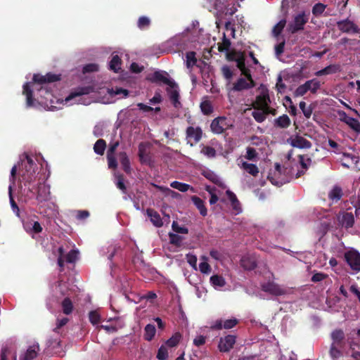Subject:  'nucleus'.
<instances>
[{
    "label": "nucleus",
    "mask_w": 360,
    "mask_h": 360,
    "mask_svg": "<svg viewBox=\"0 0 360 360\" xmlns=\"http://www.w3.org/2000/svg\"><path fill=\"white\" fill-rule=\"evenodd\" d=\"M338 30L344 33H359L360 30L358 26L348 18L337 22Z\"/></svg>",
    "instance_id": "obj_7"
},
{
    "label": "nucleus",
    "mask_w": 360,
    "mask_h": 360,
    "mask_svg": "<svg viewBox=\"0 0 360 360\" xmlns=\"http://www.w3.org/2000/svg\"><path fill=\"white\" fill-rule=\"evenodd\" d=\"M290 144L294 148H310L311 147V143L304 137L297 135L295 138H290L288 139Z\"/></svg>",
    "instance_id": "obj_17"
},
{
    "label": "nucleus",
    "mask_w": 360,
    "mask_h": 360,
    "mask_svg": "<svg viewBox=\"0 0 360 360\" xmlns=\"http://www.w3.org/2000/svg\"><path fill=\"white\" fill-rule=\"evenodd\" d=\"M107 160L110 169H115L117 167V161L115 155L107 154Z\"/></svg>",
    "instance_id": "obj_58"
},
{
    "label": "nucleus",
    "mask_w": 360,
    "mask_h": 360,
    "mask_svg": "<svg viewBox=\"0 0 360 360\" xmlns=\"http://www.w3.org/2000/svg\"><path fill=\"white\" fill-rule=\"evenodd\" d=\"M290 119L285 114L279 116L278 118L275 119L274 122V127L281 129H286L290 125Z\"/></svg>",
    "instance_id": "obj_28"
},
{
    "label": "nucleus",
    "mask_w": 360,
    "mask_h": 360,
    "mask_svg": "<svg viewBox=\"0 0 360 360\" xmlns=\"http://www.w3.org/2000/svg\"><path fill=\"white\" fill-rule=\"evenodd\" d=\"M200 109H201L202 112H203V114H205V115H209L213 110L212 106L210 102L208 101H202L200 103Z\"/></svg>",
    "instance_id": "obj_55"
},
{
    "label": "nucleus",
    "mask_w": 360,
    "mask_h": 360,
    "mask_svg": "<svg viewBox=\"0 0 360 360\" xmlns=\"http://www.w3.org/2000/svg\"><path fill=\"white\" fill-rule=\"evenodd\" d=\"M255 86V83L248 82L245 78H239L236 82L234 83L232 90L240 91L245 89H249Z\"/></svg>",
    "instance_id": "obj_26"
},
{
    "label": "nucleus",
    "mask_w": 360,
    "mask_h": 360,
    "mask_svg": "<svg viewBox=\"0 0 360 360\" xmlns=\"http://www.w3.org/2000/svg\"><path fill=\"white\" fill-rule=\"evenodd\" d=\"M61 306H62L63 312L65 314L69 315L72 312L73 304H72L71 300L69 297H65L63 300V302L61 303Z\"/></svg>",
    "instance_id": "obj_40"
},
{
    "label": "nucleus",
    "mask_w": 360,
    "mask_h": 360,
    "mask_svg": "<svg viewBox=\"0 0 360 360\" xmlns=\"http://www.w3.org/2000/svg\"><path fill=\"white\" fill-rule=\"evenodd\" d=\"M209 324L210 326L208 328L211 331H219L225 328V321H224L222 319H218L217 320L212 321L209 323Z\"/></svg>",
    "instance_id": "obj_36"
},
{
    "label": "nucleus",
    "mask_w": 360,
    "mask_h": 360,
    "mask_svg": "<svg viewBox=\"0 0 360 360\" xmlns=\"http://www.w3.org/2000/svg\"><path fill=\"white\" fill-rule=\"evenodd\" d=\"M210 283L214 288H221L225 285L224 279L218 275H214L210 277Z\"/></svg>",
    "instance_id": "obj_44"
},
{
    "label": "nucleus",
    "mask_w": 360,
    "mask_h": 360,
    "mask_svg": "<svg viewBox=\"0 0 360 360\" xmlns=\"http://www.w3.org/2000/svg\"><path fill=\"white\" fill-rule=\"evenodd\" d=\"M165 75H167L166 72L162 73L160 71H155L153 73V78L150 80L152 82H161L170 87H175L176 86V82L167 78Z\"/></svg>",
    "instance_id": "obj_18"
},
{
    "label": "nucleus",
    "mask_w": 360,
    "mask_h": 360,
    "mask_svg": "<svg viewBox=\"0 0 360 360\" xmlns=\"http://www.w3.org/2000/svg\"><path fill=\"white\" fill-rule=\"evenodd\" d=\"M156 333V329L154 325L148 323L144 328V339L147 341H151Z\"/></svg>",
    "instance_id": "obj_35"
},
{
    "label": "nucleus",
    "mask_w": 360,
    "mask_h": 360,
    "mask_svg": "<svg viewBox=\"0 0 360 360\" xmlns=\"http://www.w3.org/2000/svg\"><path fill=\"white\" fill-rule=\"evenodd\" d=\"M261 288L264 292L274 296H281L287 294V290L285 288L272 281H268L262 284Z\"/></svg>",
    "instance_id": "obj_5"
},
{
    "label": "nucleus",
    "mask_w": 360,
    "mask_h": 360,
    "mask_svg": "<svg viewBox=\"0 0 360 360\" xmlns=\"http://www.w3.org/2000/svg\"><path fill=\"white\" fill-rule=\"evenodd\" d=\"M342 348L330 345L329 354L333 360H338L342 356L343 353L340 350Z\"/></svg>",
    "instance_id": "obj_43"
},
{
    "label": "nucleus",
    "mask_w": 360,
    "mask_h": 360,
    "mask_svg": "<svg viewBox=\"0 0 360 360\" xmlns=\"http://www.w3.org/2000/svg\"><path fill=\"white\" fill-rule=\"evenodd\" d=\"M23 94L26 96V103L27 107H31L34 104V98L32 95V90L30 86L29 83H25L23 85Z\"/></svg>",
    "instance_id": "obj_32"
},
{
    "label": "nucleus",
    "mask_w": 360,
    "mask_h": 360,
    "mask_svg": "<svg viewBox=\"0 0 360 360\" xmlns=\"http://www.w3.org/2000/svg\"><path fill=\"white\" fill-rule=\"evenodd\" d=\"M106 148V142L103 139H98L96 141L94 146V152L100 155H103L104 154L105 150Z\"/></svg>",
    "instance_id": "obj_39"
},
{
    "label": "nucleus",
    "mask_w": 360,
    "mask_h": 360,
    "mask_svg": "<svg viewBox=\"0 0 360 360\" xmlns=\"http://www.w3.org/2000/svg\"><path fill=\"white\" fill-rule=\"evenodd\" d=\"M282 167L279 163H276L275 165V171L274 174L269 173L268 175V179L271 182L272 184L276 186H281L285 184L286 181L283 180L276 179L275 176H278L281 174L282 172Z\"/></svg>",
    "instance_id": "obj_23"
},
{
    "label": "nucleus",
    "mask_w": 360,
    "mask_h": 360,
    "mask_svg": "<svg viewBox=\"0 0 360 360\" xmlns=\"http://www.w3.org/2000/svg\"><path fill=\"white\" fill-rule=\"evenodd\" d=\"M122 60L118 55H113L109 63L110 70L114 72H118L121 70Z\"/></svg>",
    "instance_id": "obj_34"
},
{
    "label": "nucleus",
    "mask_w": 360,
    "mask_h": 360,
    "mask_svg": "<svg viewBox=\"0 0 360 360\" xmlns=\"http://www.w3.org/2000/svg\"><path fill=\"white\" fill-rule=\"evenodd\" d=\"M338 115L340 116V120L342 122L346 123L354 131L358 132L360 131V122L356 119L349 117L345 111L342 110L338 111Z\"/></svg>",
    "instance_id": "obj_15"
},
{
    "label": "nucleus",
    "mask_w": 360,
    "mask_h": 360,
    "mask_svg": "<svg viewBox=\"0 0 360 360\" xmlns=\"http://www.w3.org/2000/svg\"><path fill=\"white\" fill-rule=\"evenodd\" d=\"M78 251L75 250H70L66 255H65V262L68 263H73L76 261L77 257Z\"/></svg>",
    "instance_id": "obj_61"
},
{
    "label": "nucleus",
    "mask_w": 360,
    "mask_h": 360,
    "mask_svg": "<svg viewBox=\"0 0 360 360\" xmlns=\"http://www.w3.org/2000/svg\"><path fill=\"white\" fill-rule=\"evenodd\" d=\"M237 68L241 71L242 75H243L246 77L248 82H250L252 84L253 82H255L252 77L250 70L245 67V61L239 62V65L237 66Z\"/></svg>",
    "instance_id": "obj_41"
},
{
    "label": "nucleus",
    "mask_w": 360,
    "mask_h": 360,
    "mask_svg": "<svg viewBox=\"0 0 360 360\" xmlns=\"http://www.w3.org/2000/svg\"><path fill=\"white\" fill-rule=\"evenodd\" d=\"M186 139H188V142H190L191 140L193 141V143H191V146H193V143H198L202 135V131L200 127H188L186 129Z\"/></svg>",
    "instance_id": "obj_13"
},
{
    "label": "nucleus",
    "mask_w": 360,
    "mask_h": 360,
    "mask_svg": "<svg viewBox=\"0 0 360 360\" xmlns=\"http://www.w3.org/2000/svg\"><path fill=\"white\" fill-rule=\"evenodd\" d=\"M343 192L339 186H335L328 193V198L333 202H338L342 197Z\"/></svg>",
    "instance_id": "obj_31"
},
{
    "label": "nucleus",
    "mask_w": 360,
    "mask_h": 360,
    "mask_svg": "<svg viewBox=\"0 0 360 360\" xmlns=\"http://www.w3.org/2000/svg\"><path fill=\"white\" fill-rule=\"evenodd\" d=\"M192 201L195 207L199 210L200 213L202 216L207 215V209L204 205V201L198 196H193Z\"/></svg>",
    "instance_id": "obj_37"
},
{
    "label": "nucleus",
    "mask_w": 360,
    "mask_h": 360,
    "mask_svg": "<svg viewBox=\"0 0 360 360\" xmlns=\"http://www.w3.org/2000/svg\"><path fill=\"white\" fill-rule=\"evenodd\" d=\"M98 71V65L95 63H89L83 67V72H94Z\"/></svg>",
    "instance_id": "obj_64"
},
{
    "label": "nucleus",
    "mask_w": 360,
    "mask_h": 360,
    "mask_svg": "<svg viewBox=\"0 0 360 360\" xmlns=\"http://www.w3.org/2000/svg\"><path fill=\"white\" fill-rule=\"evenodd\" d=\"M270 103L271 101L268 94H260L256 97L255 102L252 103V107L255 110H264Z\"/></svg>",
    "instance_id": "obj_16"
},
{
    "label": "nucleus",
    "mask_w": 360,
    "mask_h": 360,
    "mask_svg": "<svg viewBox=\"0 0 360 360\" xmlns=\"http://www.w3.org/2000/svg\"><path fill=\"white\" fill-rule=\"evenodd\" d=\"M286 25L285 19L281 20L276 25H275L272 30V33L274 37L279 36Z\"/></svg>",
    "instance_id": "obj_45"
},
{
    "label": "nucleus",
    "mask_w": 360,
    "mask_h": 360,
    "mask_svg": "<svg viewBox=\"0 0 360 360\" xmlns=\"http://www.w3.org/2000/svg\"><path fill=\"white\" fill-rule=\"evenodd\" d=\"M309 13H307L305 11H301L296 14L288 25V32L294 34L304 30L305 25L309 21Z\"/></svg>",
    "instance_id": "obj_2"
},
{
    "label": "nucleus",
    "mask_w": 360,
    "mask_h": 360,
    "mask_svg": "<svg viewBox=\"0 0 360 360\" xmlns=\"http://www.w3.org/2000/svg\"><path fill=\"white\" fill-rule=\"evenodd\" d=\"M240 265L245 270H253L257 266V259L253 255H247L240 259Z\"/></svg>",
    "instance_id": "obj_19"
},
{
    "label": "nucleus",
    "mask_w": 360,
    "mask_h": 360,
    "mask_svg": "<svg viewBox=\"0 0 360 360\" xmlns=\"http://www.w3.org/2000/svg\"><path fill=\"white\" fill-rule=\"evenodd\" d=\"M252 116L254 117L256 122L258 123L263 122L266 118V112L264 110H255L252 112Z\"/></svg>",
    "instance_id": "obj_46"
},
{
    "label": "nucleus",
    "mask_w": 360,
    "mask_h": 360,
    "mask_svg": "<svg viewBox=\"0 0 360 360\" xmlns=\"http://www.w3.org/2000/svg\"><path fill=\"white\" fill-rule=\"evenodd\" d=\"M118 158L124 172L127 174H130L131 172V168L130 165V161L127 153L120 152L118 153Z\"/></svg>",
    "instance_id": "obj_27"
},
{
    "label": "nucleus",
    "mask_w": 360,
    "mask_h": 360,
    "mask_svg": "<svg viewBox=\"0 0 360 360\" xmlns=\"http://www.w3.org/2000/svg\"><path fill=\"white\" fill-rule=\"evenodd\" d=\"M282 167L279 163H276L275 165V171L274 174L269 173L268 175V179L271 182L272 184L276 186H281L285 184L286 181L283 180L276 179L275 176H278L281 174L282 172Z\"/></svg>",
    "instance_id": "obj_22"
},
{
    "label": "nucleus",
    "mask_w": 360,
    "mask_h": 360,
    "mask_svg": "<svg viewBox=\"0 0 360 360\" xmlns=\"http://www.w3.org/2000/svg\"><path fill=\"white\" fill-rule=\"evenodd\" d=\"M332 345L344 348L346 345L345 333L342 329H335L331 334Z\"/></svg>",
    "instance_id": "obj_12"
},
{
    "label": "nucleus",
    "mask_w": 360,
    "mask_h": 360,
    "mask_svg": "<svg viewBox=\"0 0 360 360\" xmlns=\"http://www.w3.org/2000/svg\"><path fill=\"white\" fill-rule=\"evenodd\" d=\"M225 117L221 116L214 119L211 123V130L214 134H221L224 131Z\"/></svg>",
    "instance_id": "obj_21"
},
{
    "label": "nucleus",
    "mask_w": 360,
    "mask_h": 360,
    "mask_svg": "<svg viewBox=\"0 0 360 360\" xmlns=\"http://www.w3.org/2000/svg\"><path fill=\"white\" fill-rule=\"evenodd\" d=\"M17 169H18L17 166L14 165L11 170V176L9 178L10 185L8 187V193H9V200H10L11 208H12L13 212L15 213V214L19 217L20 216V210H19V207H18L17 203L14 200V198L12 195L13 186L15 185V183Z\"/></svg>",
    "instance_id": "obj_4"
},
{
    "label": "nucleus",
    "mask_w": 360,
    "mask_h": 360,
    "mask_svg": "<svg viewBox=\"0 0 360 360\" xmlns=\"http://www.w3.org/2000/svg\"><path fill=\"white\" fill-rule=\"evenodd\" d=\"M89 319L91 323L96 325L101 321V315L97 310L91 311L89 313Z\"/></svg>",
    "instance_id": "obj_53"
},
{
    "label": "nucleus",
    "mask_w": 360,
    "mask_h": 360,
    "mask_svg": "<svg viewBox=\"0 0 360 360\" xmlns=\"http://www.w3.org/2000/svg\"><path fill=\"white\" fill-rule=\"evenodd\" d=\"M60 79V75L53 74L51 72L47 73L46 75L39 74H34L33 76V81L38 84H46L59 81Z\"/></svg>",
    "instance_id": "obj_14"
},
{
    "label": "nucleus",
    "mask_w": 360,
    "mask_h": 360,
    "mask_svg": "<svg viewBox=\"0 0 360 360\" xmlns=\"http://www.w3.org/2000/svg\"><path fill=\"white\" fill-rule=\"evenodd\" d=\"M186 66L187 68H192L197 65V58H195V52L189 51L186 53Z\"/></svg>",
    "instance_id": "obj_47"
},
{
    "label": "nucleus",
    "mask_w": 360,
    "mask_h": 360,
    "mask_svg": "<svg viewBox=\"0 0 360 360\" xmlns=\"http://www.w3.org/2000/svg\"><path fill=\"white\" fill-rule=\"evenodd\" d=\"M147 155L146 145L143 143H141L139 145V157L141 162L146 160L145 157Z\"/></svg>",
    "instance_id": "obj_63"
},
{
    "label": "nucleus",
    "mask_w": 360,
    "mask_h": 360,
    "mask_svg": "<svg viewBox=\"0 0 360 360\" xmlns=\"http://www.w3.org/2000/svg\"><path fill=\"white\" fill-rule=\"evenodd\" d=\"M299 106L306 118H309L311 116L313 109L311 105L307 107L306 103L301 101Z\"/></svg>",
    "instance_id": "obj_51"
},
{
    "label": "nucleus",
    "mask_w": 360,
    "mask_h": 360,
    "mask_svg": "<svg viewBox=\"0 0 360 360\" xmlns=\"http://www.w3.org/2000/svg\"><path fill=\"white\" fill-rule=\"evenodd\" d=\"M147 215L150 217V221L156 227H162L163 222L158 212L151 208L146 210Z\"/></svg>",
    "instance_id": "obj_25"
},
{
    "label": "nucleus",
    "mask_w": 360,
    "mask_h": 360,
    "mask_svg": "<svg viewBox=\"0 0 360 360\" xmlns=\"http://www.w3.org/2000/svg\"><path fill=\"white\" fill-rule=\"evenodd\" d=\"M307 86L305 82L300 85L295 91L294 96L296 97L303 96L307 92Z\"/></svg>",
    "instance_id": "obj_60"
},
{
    "label": "nucleus",
    "mask_w": 360,
    "mask_h": 360,
    "mask_svg": "<svg viewBox=\"0 0 360 360\" xmlns=\"http://www.w3.org/2000/svg\"><path fill=\"white\" fill-rule=\"evenodd\" d=\"M202 75V83L206 89L210 88L212 89L214 87V80L212 78V73L211 72V69H210L207 72L205 71Z\"/></svg>",
    "instance_id": "obj_29"
},
{
    "label": "nucleus",
    "mask_w": 360,
    "mask_h": 360,
    "mask_svg": "<svg viewBox=\"0 0 360 360\" xmlns=\"http://www.w3.org/2000/svg\"><path fill=\"white\" fill-rule=\"evenodd\" d=\"M89 89L88 88H82L79 90H77V91L75 92H72L66 98H65V101H69L70 100H72V98H74L76 96H82V95H84V94H89Z\"/></svg>",
    "instance_id": "obj_54"
},
{
    "label": "nucleus",
    "mask_w": 360,
    "mask_h": 360,
    "mask_svg": "<svg viewBox=\"0 0 360 360\" xmlns=\"http://www.w3.org/2000/svg\"><path fill=\"white\" fill-rule=\"evenodd\" d=\"M68 321H69V319L65 317H64L61 319H58L57 322H56V326L53 330V332H55L56 333H59L60 328L63 326H64L65 325H66L67 323L68 322Z\"/></svg>",
    "instance_id": "obj_62"
},
{
    "label": "nucleus",
    "mask_w": 360,
    "mask_h": 360,
    "mask_svg": "<svg viewBox=\"0 0 360 360\" xmlns=\"http://www.w3.org/2000/svg\"><path fill=\"white\" fill-rule=\"evenodd\" d=\"M201 153L208 158H214L216 155L215 149L211 146H204L201 150Z\"/></svg>",
    "instance_id": "obj_59"
},
{
    "label": "nucleus",
    "mask_w": 360,
    "mask_h": 360,
    "mask_svg": "<svg viewBox=\"0 0 360 360\" xmlns=\"http://www.w3.org/2000/svg\"><path fill=\"white\" fill-rule=\"evenodd\" d=\"M327 8V5L323 3L319 2L316 3L311 8V13L316 18H319L321 16L328 17L331 15V14L328 12V11H326Z\"/></svg>",
    "instance_id": "obj_20"
},
{
    "label": "nucleus",
    "mask_w": 360,
    "mask_h": 360,
    "mask_svg": "<svg viewBox=\"0 0 360 360\" xmlns=\"http://www.w3.org/2000/svg\"><path fill=\"white\" fill-rule=\"evenodd\" d=\"M169 238L170 243L176 247H180L182 244L184 238L178 234L169 233Z\"/></svg>",
    "instance_id": "obj_50"
},
{
    "label": "nucleus",
    "mask_w": 360,
    "mask_h": 360,
    "mask_svg": "<svg viewBox=\"0 0 360 360\" xmlns=\"http://www.w3.org/2000/svg\"><path fill=\"white\" fill-rule=\"evenodd\" d=\"M231 41L226 38V60L236 62V66L239 65V62L245 60L243 53L240 51H230Z\"/></svg>",
    "instance_id": "obj_9"
},
{
    "label": "nucleus",
    "mask_w": 360,
    "mask_h": 360,
    "mask_svg": "<svg viewBox=\"0 0 360 360\" xmlns=\"http://www.w3.org/2000/svg\"><path fill=\"white\" fill-rule=\"evenodd\" d=\"M242 168L246 171L248 174L256 176L259 173V169L257 166L252 163H248L247 162H243L242 163Z\"/></svg>",
    "instance_id": "obj_38"
},
{
    "label": "nucleus",
    "mask_w": 360,
    "mask_h": 360,
    "mask_svg": "<svg viewBox=\"0 0 360 360\" xmlns=\"http://www.w3.org/2000/svg\"><path fill=\"white\" fill-rule=\"evenodd\" d=\"M226 200L230 202L233 214L237 215L242 212V205L234 193L226 190Z\"/></svg>",
    "instance_id": "obj_11"
},
{
    "label": "nucleus",
    "mask_w": 360,
    "mask_h": 360,
    "mask_svg": "<svg viewBox=\"0 0 360 360\" xmlns=\"http://www.w3.org/2000/svg\"><path fill=\"white\" fill-rule=\"evenodd\" d=\"M341 70L340 65L339 64H331L326 68H323L315 72L316 77H321L323 75H331L339 72Z\"/></svg>",
    "instance_id": "obj_24"
},
{
    "label": "nucleus",
    "mask_w": 360,
    "mask_h": 360,
    "mask_svg": "<svg viewBox=\"0 0 360 360\" xmlns=\"http://www.w3.org/2000/svg\"><path fill=\"white\" fill-rule=\"evenodd\" d=\"M347 263L351 269L356 272L360 271V254L356 250H350L345 254Z\"/></svg>",
    "instance_id": "obj_6"
},
{
    "label": "nucleus",
    "mask_w": 360,
    "mask_h": 360,
    "mask_svg": "<svg viewBox=\"0 0 360 360\" xmlns=\"http://www.w3.org/2000/svg\"><path fill=\"white\" fill-rule=\"evenodd\" d=\"M39 347L38 345H33L30 346L27 349L23 360H33L37 357Z\"/></svg>",
    "instance_id": "obj_33"
},
{
    "label": "nucleus",
    "mask_w": 360,
    "mask_h": 360,
    "mask_svg": "<svg viewBox=\"0 0 360 360\" xmlns=\"http://www.w3.org/2000/svg\"><path fill=\"white\" fill-rule=\"evenodd\" d=\"M22 169L20 171V188L27 195L29 193L37 194V200L39 202L46 201L49 199L44 185L36 183L37 166L32 158L25 155V159L21 160Z\"/></svg>",
    "instance_id": "obj_1"
},
{
    "label": "nucleus",
    "mask_w": 360,
    "mask_h": 360,
    "mask_svg": "<svg viewBox=\"0 0 360 360\" xmlns=\"http://www.w3.org/2000/svg\"><path fill=\"white\" fill-rule=\"evenodd\" d=\"M181 338V334L176 333L166 341L165 345L169 347H176L179 344Z\"/></svg>",
    "instance_id": "obj_49"
},
{
    "label": "nucleus",
    "mask_w": 360,
    "mask_h": 360,
    "mask_svg": "<svg viewBox=\"0 0 360 360\" xmlns=\"http://www.w3.org/2000/svg\"><path fill=\"white\" fill-rule=\"evenodd\" d=\"M156 357L158 360H165L168 357L167 349L165 345H161L158 349Z\"/></svg>",
    "instance_id": "obj_56"
},
{
    "label": "nucleus",
    "mask_w": 360,
    "mask_h": 360,
    "mask_svg": "<svg viewBox=\"0 0 360 360\" xmlns=\"http://www.w3.org/2000/svg\"><path fill=\"white\" fill-rule=\"evenodd\" d=\"M167 94L169 96V98L172 103L173 106L176 108L179 109L182 108V104L180 102V95H179V91L178 88V85L174 87H167L166 89Z\"/></svg>",
    "instance_id": "obj_10"
},
{
    "label": "nucleus",
    "mask_w": 360,
    "mask_h": 360,
    "mask_svg": "<svg viewBox=\"0 0 360 360\" xmlns=\"http://www.w3.org/2000/svg\"><path fill=\"white\" fill-rule=\"evenodd\" d=\"M204 6L212 11L217 18L216 23L219 26L223 24L225 18V0H205Z\"/></svg>",
    "instance_id": "obj_3"
},
{
    "label": "nucleus",
    "mask_w": 360,
    "mask_h": 360,
    "mask_svg": "<svg viewBox=\"0 0 360 360\" xmlns=\"http://www.w3.org/2000/svg\"><path fill=\"white\" fill-rule=\"evenodd\" d=\"M305 84L307 86V91L312 94H316L321 86V82L316 78L306 81Z\"/></svg>",
    "instance_id": "obj_30"
},
{
    "label": "nucleus",
    "mask_w": 360,
    "mask_h": 360,
    "mask_svg": "<svg viewBox=\"0 0 360 360\" xmlns=\"http://www.w3.org/2000/svg\"><path fill=\"white\" fill-rule=\"evenodd\" d=\"M202 175L210 181L213 182L216 185L221 186L218 176L211 170H205L202 172Z\"/></svg>",
    "instance_id": "obj_42"
},
{
    "label": "nucleus",
    "mask_w": 360,
    "mask_h": 360,
    "mask_svg": "<svg viewBox=\"0 0 360 360\" xmlns=\"http://www.w3.org/2000/svg\"><path fill=\"white\" fill-rule=\"evenodd\" d=\"M117 187L122 191L123 193H127V187L124 184V179L123 175L120 174L117 176Z\"/></svg>",
    "instance_id": "obj_57"
},
{
    "label": "nucleus",
    "mask_w": 360,
    "mask_h": 360,
    "mask_svg": "<svg viewBox=\"0 0 360 360\" xmlns=\"http://www.w3.org/2000/svg\"><path fill=\"white\" fill-rule=\"evenodd\" d=\"M170 186L181 192H186L190 188V185L177 181L172 182Z\"/></svg>",
    "instance_id": "obj_48"
},
{
    "label": "nucleus",
    "mask_w": 360,
    "mask_h": 360,
    "mask_svg": "<svg viewBox=\"0 0 360 360\" xmlns=\"http://www.w3.org/2000/svg\"><path fill=\"white\" fill-rule=\"evenodd\" d=\"M150 25V20L146 16H141L137 22V26L141 30L148 28Z\"/></svg>",
    "instance_id": "obj_52"
},
{
    "label": "nucleus",
    "mask_w": 360,
    "mask_h": 360,
    "mask_svg": "<svg viewBox=\"0 0 360 360\" xmlns=\"http://www.w3.org/2000/svg\"><path fill=\"white\" fill-rule=\"evenodd\" d=\"M337 219L339 226L349 229L354 226V217L352 212H340L337 216Z\"/></svg>",
    "instance_id": "obj_8"
}]
</instances>
